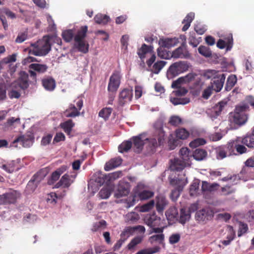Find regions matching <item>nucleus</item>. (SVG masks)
Returning a JSON list of instances; mask_svg holds the SVG:
<instances>
[{
  "mask_svg": "<svg viewBox=\"0 0 254 254\" xmlns=\"http://www.w3.org/2000/svg\"><path fill=\"white\" fill-rule=\"evenodd\" d=\"M249 107L247 104L237 106L233 113L229 114L230 122L239 126L245 124L248 120V115L246 112L249 110Z\"/></svg>",
  "mask_w": 254,
  "mask_h": 254,
  "instance_id": "obj_1",
  "label": "nucleus"
},
{
  "mask_svg": "<svg viewBox=\"0 0 254 254\" xmlns=\"http://www.w3.org/2000/svg\"><path fill=\"white\" fill-rule=\"evenodd\" d=\"M31 46L34 48L32 53L38 56L46 55L51 48L50 39L48 37H44L36 43L31 44Z\"/></svg>",
  "mask_w": 254,
  "mask_h": 254,
  "instance_id": "obj_2",
  "label": "nucleus"
},
{
  "mask_svg": "<svg viewBox=\"0 0 254 254\" xmlns=\"http://www.w3.org/2000/svg\"><path fill=\"white\" fill-rule=\"evenodd\" d=\"M213 75L210 85L212 88L216 92H218L222 89L225 80L226 75L224 73H220L216 70H211L208 72Z\"/></svg>",
  "mask_w": 254,
  "mask_h": 254,
  "instance_id": "obj_3",
  "label": "nucleus"
},
{
  "mask_svg": "<svg viewBox=\"0 0 254 254\" xmlns=\"http://www.w3.org/2000/svg\"><path fill=\"white\" fill-rule=\"evenodd\" d=\"M121 71L118 70H114L109 79L107 88L109 92H117L121 84Z\"/></svg>",
  "mask_w": 254,
  "mask_h": 254,
  "instance_id": "obj_4",
  "label": "nucleus"
},
{
  "mask_svg": "<svg viewBox=\"0 0 254 254\" xmlns=\"http://www.w3.org/2000/svg\"><path fill=\"white\" fill-rule=\"evenodd\" d=\"M213 211L209 207H206L196 211L195 217L197 221L199 222H206L211 220L213 217Z\"/></svg>",
  "mask_w": 254,
  "mask_h": 254,
  "instance_id": "obj_5",
  "label": "nucleus"
},
{
  "mask_svg": "<svg viewBox=\"0 0 254 254\" xmlns=\"http://www.w3.org/2000/svg\"><path fill=\"white\" fill-rule=\"evenodd\" d=\"M144 185L138 184L134 189V193L137 195L139 200H145L153 196L154 193L153 191L145 190Z\"/></svg>",
  "mask_w": 254,
  "mask_h": 254,
  "instance_id": "obj_6",
  "label": "nucleus"
},
{
  "mask_svg": "<svg viewBox=\"0 0 254 254\" xmlns=\"http://www.w3.org/2000/svg\"><path fill=\"white\" fill-rule=\"evenodd\" d=\"M188 65L184 62H176L172 64L168 69V73L176 76L188 70Z\"/></svg>",
  "mask_w": 254,
  "mask_h": 254,
  "instance_id": "obj_7",
  "label": "nucleus"
},
{
  "mask_svg": "<svg viewBox=\"0 0 254 254\" xmlns=\"http://www.w3.org/2000/svg\"><path fill=\"white\" fill-rule=\"evenodd\" d=\"M155 129L154 135H157V140L159 144L163 145L165 141V132L163 130V124L161 120H158L155 122L153 125Z\"/></svg>",
  "mask_w": 254,
  "mask_h": 254,
  "instance_id": "obj_8",
  "label": "nucleus"
},
{
  "mask_svg": "<svg viewBox=\"0 0 254 254\" xmlns=\"http://www.w3.org/2000/svg\"><path fill=\"white\" fill-rule=\"evenodd\" d=\"M130 187L129 183L125 181H120L115 193V196L117 198H119L127 195L130 192Z\"/></svg>",
  "mask_w": 254,
  "mask_h": 254,
  "instance_id": "obj_9",
  "label": "nucleus"
},
{
  "mask_svg": "<svg viewBox=\"0 0 254 254\" xmlns=\"http://www.w3.org/2000/svg\"><path fill=\"white\" fill-rule=\"evenodd\" d=\"M133 96V90L132 89L124 88L119 94V103L121 106L130 102Z\"/></svg>",
  "mask_w": 254,
  "mask_h": 254,
  "instance_id": "obj_10",
  "label": "nucleus"
},
{
  "mask_svg": "<svg viewBox=\"0 0 254 254\" xmlns=\"http://www.w3.org/2000/svg\"><path fill=\"white\" fill-rule=\"evenodd\" d=\"M173 58H188L190 57V54L187 49L186 44L182 43V46L175 49L172 53Z\"/></svg>",
  "mask_w": 254,
  "mask_h": 254,
  "instance_id": "obj_11",
  "label": "nucleus"
},
{
  "mask_svg": "<svg viewBox=\"0 0 254 254\" xmlns=\"http://www.w3.org/2000/svg\"><path fill=\"white\" fill-rule=\"evenodd\" d=\"M231 146L228 143L226 146L217 148L215 150L216 158L218 160H221L225 158L228 154L232 155V151L230 150L232 148Z\"/></svg>",
  "mask_w": 254,
  "mask_h": 254,
  "instance_id": "obj_12",
  "label": "nucleus"
},
{
  "mask_svg": "<svg viewBox=\"0 0 254 254\" xmlns=\"http://www.w3.org/2000/svg\"><path fill=\"white\" fill-rule=\"evenodd\" d=\"M155 202L156 210L159 213H163L166 207L168 204V201L166 198L162 194H159L156 196Z\"/></svg>",
  "mask_w": 254,
  "mask_h": 254,
  "instance_id": "obj_13",
  "label": "nucleus"
},
{
  "mask_svg": "<svg viewBox=\"0 0 254 254\" xmlns=\"http://www.w3.org/2000/svg\"><path fill=\"white\" fill-rule=\"evenodd\" d=\"M170 169L172 171H180L183 170L187 165H189L179 158L170 160Z\"/></svg>",
  "mask_w": 254,
  "mask_h": 254,
  "instance_id": "obj_14",
  "label": "nucleus"
},
{
  "mask_svg": "<svg viewBox=\"0 0 254 254\" xmlns=\"http://www.w3.org/2000/svg\"><path fill=\"white\" fill-rule=\"evenodd\" d=\"M225 40L219 39L217 43V46L220 49L226 47L227 51L230 50L233 46V39L232 34H230L225 39Z\"/></svg>",
  "mask_w": 254,
  "mask_h": 254,
  "instance_id": "obj_15",
  "label": "nucleus"
},
{
  "mask_svg": "<svg viewBox=\"0 0 254 254\" xmlns=\"http://www.w3.org/2000/svg\"><path fill=\"white\" fill-rule=\"evenodd\" d=\"M161 218L155 213L146 216L145 222L150 228L152 227H159L161 225Z\"/></svg>",
  "mask_w": 254,
  "mask_h": 254,
  "instance_id": "obj_16",
  "label": "nucleus"
},
{
  "mask_svg": "<svg viewBox=\"0 0 254 254\" xmlns=\"http://www.w3.org/2000/svg\"><path fill=\"white\" fill-rule=\"evenodd\" d=\"M72 178L73 176L72 175H69L67 174H64L62 177L60 181L56 184L55 188H59L62 186L64 188H69L73 182V180L71 179Z\"/></svg>",
  "mask_w": 254,
  "mask_h": 254,
  "instance_id": "obj_17",
  "label": "nucleus"
},
{
  "mask_svg": "<svg viewBox=\"0 0 254 254\" xmlns=\"http://www.w3.org/2000/svg\"><path fill=\"white\" fill-rule=\"evenodd\" d=\"M42 84L47 91H52L56 88L55 80L51 76H47L42 79Z\"/></svg>",
  "mask_w": 254,
  "mask_h": 254,
  "instance_id": "obj_18",
  "label": "nucleus"
},
{
  "mask_svg": "<svg viewBox=\"0 0 254 254\" xmlns=\"http://www.w3.org/2000/svg\"><path fill=\"white\" fill-rule=\"evenodd\" d=\"M19 86L22 89H26L29 87V75L25 71H21L20 76L17 80Z\"/></svg>",
  "mask_w": 254,
  "mask_h": 254,
  "instance_id": "obj_19",
  "label": "nucleus"
},
{
  "mask_svg": "<svg viewBox=\"0 0 254 254\" xmlns=\"http://www.w3.org/2000/svg\"><path fill=\"white\" fill-rule=\"evenodd\" d=\"M4 194L6 204L15 203L20 196V193L16 190H12Z\"/></svg>",
  "mask_w": 254,
  "mask_h": 254,
  "instance_id": "obj_20",
  "label": "nucleus"
},
{
  "mask_svg": "<svg viewBox=\"0 0 254 254\" xmlns=\"http://www.w3.org/2000/svg\"><path fill=\"white\" fill-rule=\"evenodd\" d=\"M240 139H241V138L239 137L235 140H233L229 142V145L232 146V148L230 149V150L232 151V153L234 152L235 148L236 149L237 152L241 154L247 152V149L243 145L239 144V142H241V141H240Z\"/></svg>",
  "mask_w": 254,
  "mask_h": 254,
  "instance_id": "obj_21",
  "label": "nucleus"
},
{
  "mask_svg": "<svg viewBox=\"0 0 254 254\" xmlns=\"http://www.w3.org/2000/svg\"><path fill=\"white\" fill-rule=\"evenodd\" d=\"M178 42V39L176 38H166L160 39L159 41V44L161 47L169 49L176 46Z\"/></svg>",
  "mask_w": 254,
  "mask_h": 254,
  "instance_id": "obj_22",
  "label": "nucleus"
},
{
  "mask_svg": "<svg viewBox=\"0 0 254 254\" xmlns=\"http://www.w3.org/2000/svg\"><path fill=\"white\" fill-rule=\"evenodd\" d=\"M64 114L66 118H74L80 115V112L74 104H70L68 108L64 112Z\"/></svg>",
  "mask_w": 254,
  "mask_h": 254,
  "instance_id": "obj_23",
  "label": "nucleus"
},
{
  "mask_svg": "<svg viewBox=\"0 0 254 254\" xmlns=\"http://www.w3.org/2000/svg\"><path fill=\"white\" fill-rule=\"evenodd\" d=\"M121 158L117 157L111 159L105 166L104 169L108 171L119 166L122 163Z\"/></svg>",
  "mask_w": 254,
  "mask_h": 254,
  "instance_id": "obj_24",
  "label": "nucleus"
},
{
  "mask_svg": "<svg viewBox=\"0 0 254 254\" xmlns=\"http://www.w3.org/2000/svg\"><path fill=\"white\" fill-rule=\"evenodd\" d=\"M179 153L180 156V159L190 165V158L192 156V154H191L189 149L187 147L182 148L179 151Z\"/></svg>",
  "mask_w": 254,
  "mask_h": 254,
  "instance_id": "obj_25",
  "label": "nucleus"
},
{
  "mask_svg": "<svg viewBox=\"0 0 254 254\" xmlns=\"http://www.w3.org/2000/svg\"><path fill=\"white\" fill-rule=\"evenodd\" d=\"M240 141L243 144L249 148H254V130L251 134H247L244 137L240 139Z\"/></svg>",
  "mask_w": 254,
  "mask_h": 254,
  "instance_id": "obj_26",
  "label": "nucleus"
},
{
  "mask_svg": "<svg viewBox=\"0 0 254 254\" xmlns=\"http://www.w3.org/2000/svg\"><path fill=\"white\" fill-rule=\"evenodd\" d=\"M29 67L39 74L45 73L48 69L47 65L41 64H31L29 65Z\"/></svg>",
  "mask_w": 254,
  "mask_h": 254,
  "instance_id": "obj_27",
  "label": "nucleus"
},
{
  "mask_svg": "<svg viewBox=\"0 0 254 254\" xmlns=\"http://www.w3.org/2000/svg\"><path fill=\"white\" fill-rule=\"evenodd\" d=\"M207 156V151L202 148L196 149L192 153V156L194 159L197 161H201L205 159Z\"/></svg>",
  "mask_w": 254,
  "mask_h": 254,
  "instance_id": "obj_28",
  "label": "nucleus"
},
{
  "mask_svg": "<svg viewBox=\"0 0 254 254\" xmlns=\"http://www.w3.org/2000/svg\"><path fill=\"white\" fill-rule=\"evenodd\" d=\"M60 126L67 135H69L74 126V123L71 120L69 119L61 123Z\"/></svg>",
  "mask_w": 254,
  "mask_h": 254,
  "instance_id": "obj_29",
  "label": "nucleus"
},
{
  "mask_svg": "<svg viewBox=\"0 0 254 254\" xmlns=\"http://www.w3.org/2000/svg\"><path fill=\"white\" fill-rule=\"evenodd\" d=\"M88 27L87 26H81L77 31L76 34L74 37V41H80L84 40L87 32Z\"/></svg>",
  "mask_w": 254,
  "mask_h": 254,
  "instance_id": "obj_30",
  "label": "nucleus"
},
{
  "mask_svg": "<svg viewBox=\"0 0 254 254\" xmlns=\"http://www.w3.org/2000/svg\"><path fill=\"white\" fill-rule=\"evenodd\" d=\"M75 47L78 51L84 54L88 52L89 44L85 40L75 41Z\"/></svg>",
  "mask_w": 254,
  "mask_h": 254,
  "instance_id": "obj_31",
  "label": "nucleus"
},
{
  "mask_svg": "<svg viewBox=\"0 0 254 254\" xmlns=\"http://www.w3.org/2000/svg\"><path fill=\"white\" fill-rule=\"evenodd\" d=\"M133 144L134 147L136 148V152H139L142 149L144 145V140L142 139V135L133 136L132 138Z\"/></svg>",
  "mask_w": 254,
  "mask_h": 254,
  "instance_id": "obj_32",
  "label": "nucleus"
},
{
  "mask_svg": "<svg viewBox=\"0 0 254 254\" xmlns=\"http://www.w3.org/2000/svg\"><path fill=\"white\" fill-rule=\"evenodd\" d=\"M228 234L227 236L226 240H223L222 242V244L225 246H227L230 244L232 241H233L236 236L235 231H234L233 227L230 225L228 226Z\"/></svg>",
  "mask_w": 254,
  "mask_h": 254,
  "instance_id": "obj_33",
  "label": "nucleus"
},
{
  "mask_svg": "<svg viewBox=\"0 0 254 254\" xmlns=\"http://www.w3.org/2000/svg\"><path fill=\"white\" fill-rule=\"evenodd\" d=\"M194 17V14L192 12L188 13L183 21L184 25L182 28L183 31H187L190 25L191 22L192 21Z\"/></svg>",
  "mask_w": 254,
  "mask_h": 254,
  "instance_id": "obj_34",
  "label": "nucleus"
},
{
  "mask_svg": "<svg viewBox=\"0 0 254 254\" xmlns=\"http://www.w3.org/2000/svg\"><path fill=\"white\" fill-rule=\"evenodd\" d=\"M237 81V77L234 74H231L227 78L225 89L227 91H230L234 86Z\"/></svg>",
  "mask_w": 254,
  "mask_h": 254,
  "instance_id": "obj_35",
  "label": "nucleus"
},
{
  "mask_svg": "<svg viewBox=\"0 0 254 254\" xmlns=\"http://www.w3.org/2000/svg\"><path fill=\"white\" fill-rule=\"evenodd\" d=\"M190 213L187 209L183 208L180 211V222L184 224L186 222L190 220Z\"/></svg>",
  "mask_w": 254,
  "mask_h": 254,
  "instance_id": "obj_36",
  "label": "nucleus"
},
{
  "mask_svg": "<svg viewBox=\"0 0 254 254\" xmlns=\"http://www.w3.org/2000/svg\"><path fill=\"white\" fill-rule=\"evenodd\" d=\"M94 19L95 22L98 24L105 25L107 24L110 19L109 16L106 15L98 13L95 16Z\"/></svg>",
  "mask_w": 254,
  "mask_h": 254,
  "instance_id": "obj_37",
  "label": "nucleus"
},
{
  "mask_svg": "<svg viewBox=\"0 0 254 254\" xmlns=\"http://www.w3.org/2000/svg\"><path fill=\"white\" fill-rule=\"evenodd\" d=\"M139 200V199L136 195L135 193H134V189L132 190L131 194L126 199V207L128 208L135 205L136 202Z\"/></svg>",
  "mask_w": 254,
  "mask_h": 254,
  "instance_id": "obj_38",
  "label": "nucleus"
},
{
  "mask_svg": "<svg viewBox=\"0 0 254 254\" xmlns=\"http://www.w3.org/2000/svg\"><path fill=\"white\" fill-rule=\"evenodd\" d=\"M132 142L131 140H126L123 141L118 146V150L120 153L127 152L131 147Z\"/></svg>",
  "mask_w": 254,
  "mask_h": 254,
  "instance_id": "obj_39",
  "label": "nucleus"
},
{
  "mask_svg": "<svg viewBox=\"0 0 254 254\" xmlns=\"http://www.w3.org/2000/svg\"><path fill=\"white\" fill-rule=\"evenodd\" d=\"M165 236L164 234H156L151 236L149 238V242L153 244L158 243L161 244L164 241Z\"/></svg>",
  "mask_w": 254,
  "mask_h": 254,
  "instance_id": "obj_40",
  "label": "nucleus"
},
{
  "mask_svg": "<svg viewBox=\"0 0 254 254\" xmlns=\"http://www.w3.org/2000/svg\"><path fill=\"white\" fill-rule=\"evenodd\" d=\"M152 49V47L151 46H148L145 44H143L141 47L138 49L137 54L140 59H143L145 58V56L147 53L151 52Z\"/></svg>",
  "mask_w": 254,
  "mask_h": 254,
  "instance_id": "obj_41",
  "label": "nucleus"
},
{
  "mask_svg": "<svg viewBox=\"0 0 254 254\" xmlns=\"http://www.w3.org/2000/svg\"><path fill=\"white\" fill-rule=\"evenodd\" d=\"M95 182L99 186H102L106 182H109L108 176L102 173L95 174Z\"/></svg>",
  "mask_w": 254,
  "mask_h": 254,
  "instance_id": "obj_42",
  "label": "nucleus"
},
{
  "mask_svg": "<svg viewBox=\"0 0 254 254\" xmlns=\"http://www.w3.org/2000/svg\"><path fill=\"white\" fill-rule=\"evenodd\" d=\"M201 42V37L196 38L195 33L194 32H190L189 43L193 47H196Z\"/></svg>",
  "mask_w": 254,
  "mask_h": 254,
  "instance_id": "obj_43",
  "label": "nucleus"
},
{
  "mask_svg": "<svg viewBox=\"0 0 254 254\" xmlns=\"http://www.w3.org/2000/svg\"><path fill=\"white\" fill-rule=\"evenodd\" d=\"M190 135L189 132L184 128H180L176 130V137L181 139H187Z\"/></svg>",
  "mask_w": 254,
  "mask_h": 254,
  "instance_id": "obj_44",
  "label": "nucleus"
},
{
  "mask_svg": "<svg viewBox=\"0 0 254 254\" xmlns=\"http://www.w3.org/2000/svg\"><path fill=\"white\" fill-rule=\"evenodd\" d=\"M166 63V62L163 61L157 62L152 65L151 71L155 74H158Z\"/></svg>",
  "mask_w": 254,
  "mask_h": 254,
  "instance_id": "obj_45",
  "label": "nucleus"
},
{
  "mask_svg": "<svg viewBox=\"0 0 254 254\" xmlns=\"http://www.w3.org/2000/svg\"><path fill=\"white\" fill-rule=\"evenodd\" d=\"M170 101L174 105H185L190 102V99L188 98L176 97L171 98Z\"/></svg>",
  "mask_w": 254,
  "mask_h": 254,
  "instance_id": "obj_46",
  "label": "nucleus"
},
{
  "mask_svg": "<svg viewBox=\"0 0 254 254\" xmlns=\"http://www.w3.org/2000/svg\"><path fill=\"white\" fill-rule=\"evenodd\" d=\"M112 110L111 108H104L99 112V116L107 120L111 115Z\"/></svg>",
  "mask_w": 254,
  "mask_h": 254,
  "instance_id": "obj_47",
  "label": "nucleus"
},
{
  "mask_svg": "<svg viewBox=\"0 0 254 254\" xmlns=\"http://www.w3.org/2000/svg\"><path fill=\"white\" fill-rule=\"evenodd\" d=\"M206 143V140L202 138H197L190 143V146L191 148H196L200 145H203Z\"/></svg>",
  "mask_w": 254,
  "mask_h": 254,
  "instance_id": "obj_48",
  "label": "nucleus"
},
{
  "mask_svg": "<svg viewBox=\"0 0 254 254\" xmlns=\"http://www.w3.org/2000/svg\"><path fill=\"white\" fill-rule=\"evenodd\" d=\"M62 37L66 42H70L73 37V32L71 29L64 31L62 33Z\"/></svg>",
  "mask_w": 254,
  "mask_h": 254,
  "instance_id": "obj_49",
  "label": "nucleus"
},
{
  "mask_svg": "<svg viewBox=\"0 0 254 254\" xmlns=\"http://www.w3.org/2000/svg\"><path fill=\"white\" fill-rule=\"evenodd\" d=\"M13 142H19L20 144L25 147L29 145V143L31 142V140L23 135H21L17 137L14 140Z\"/></svg>",
  "mask_w": 254,
  "mask_h": 254,
  "instance_id": "obj_50",
  "label": "nucleus"
},
{
  "mask_svg": "<svg viewBox=\"0 0 254 254\" xmlns=\"http://www.w3.org/2000/svg\"><path fill=\"white\" fill-rule=\"evenodd\" d=\"M160 248L158 247H155L152 248H147L141 250L135 254H153L158 252Z\"/></svg>",
  "mask_w": 254,
  "mask_h": 254,
  "instance_id": "obj_51",
  "label": "nucleus"
},
{
  "mask_svg": "<svg viewBox=\"0 0 254 254\" xmlns=\"http://www.w3.org/2000/svg\"><path fill=\"white\" fill-rule=\"evenodd\" d=\"M198 51L200 54L205 57H210L212 55L210 49L204 46H200L198 49Z\"/></svg>",
  "mask_w": 254,
  "mask_h": 254,
  "instance_id": "obj_52",
  "label": "nucleus"
},
{
  "mask_svg": "<svg viewBox=\"0 0 254 254\" xmlns=\"http://www.w3.org/2000/svg\"><path fill=\"white\" fill-rule=\"evenodd\" d=\"M111 194V190L107 188H102L98 193L99 196L102 199L108 198Z\"/></svg>",
  "mask_w": 254,
  "mask_h": 254,
  "instance_id": "obj_53",
  "label": "nucleus"
},
{
  "mask_svg": "<svg viewBox=\"0 0 254 254\" xmlns=\"http://www.w3.org/2000/svg\"><path fill=\"white\" fill-rule=\"evenodd\" d=\"M226 105V101H222L219 102L217 104L215 105L214 108V110L216 115L218 116L221 114V112L223 111L224 108Z\"/></svg>",
  "mask_w": 254,
  "mask_h": 254,
  "instance_id": "obj_54",
  "label": "nucleus"
},
{
  "mask_svg": "<svg viewBox=\"0 0 254 254\" xmlns=\"http://www.w3.org/2000/svg\"><path fill=\"white\" fill-rule=\"evenodd\" d=\"M165 48L160 47L157 49L158 56L162 59H168L170 55L169 52L164 49Z\"/></svg>",
  "mask_w": 254,
  "mask_h": 254,
  "instance_id": "obj_55",
  "label": "nucleus"
},
{
  "mask_svg": "<svg viewBox=\"0 0 254 254\" xmlns=\"http://www.w3.org/2000/svg\"><path fill=\"white\" fill-rule=\"evenodd\" d=\"M142 238L140 236H137L134 238L127 245V248L128 250H131L137 245L139 244L141 242Z\"/></svg>",
  "mask_w": 254,
  "mask_h": 254,
  "instance_id": "obj_56",
  "label": "nucleus"
},
{
  "mask_svg": "<svg viewBox=\"0 0 254 254\" xmlns=\"http://www.w3.org/2000/svg\"><path fill=\"white\" fill-rule=\"evenodd\" d=\"M183 189V186H179L176 187L175 189L172 190L171 193V197L173 200H176L180 196L181 191Z\"/></svg>",
  "mask_w": 254,
  "mask_h": 254,
  "instance_id": "obj_57",
  "label": "nucleus"
},
{
  "mask_svg": "<svg viewBox=\"0 0 254 254\" xmlns=\"http://www.w3.org/2000/svg\"><path fill=\"white\" fill-rule=\"evenodd\" d=\"M182 123V119L177 116H173L170 117L169 123L172 126L177 127Z\"/></svg>",
  "mask_w": 254,
  "mask_h": 254,
  "instance_id": "obj_58",
  "label": "nucleus"
},
{
  "mask_svg": "<svg viewBox=\"0 0 254 254\" xmlns=\"http://www.w3.org/2000/svg\"><path fill=\"white\" fill-rule=\"evenodd\" d=\"M132 233L131 227L127 228L121 233L120 239L125 242Z\"/></svg>",
  "mask_w": 254,
  "mask_h": 254,
  "instance_id": "obj_59",
  "label": "nucleus"
},
{
  "mask_svg": "<svg viewBox=\"0 0 254 254\" xmlns=\"http://www.w3.org/2000/svg\"><path fill=\"white\" fill-rule=\"evenodd\" d=\"M154 204L155 201L151 200L147 203L142 205L140 207V210L142 212H147L154 207Z\"/></svg>",
  "mask_w": 254,
  "mask_h": 254,
  "instance_id": "obj_60",
  "label": "nucleus"
},
{
  "mask_svg": "<svg viewBox=\"0 0 254 254\" xmlns=\"http://www.w3.org/2000/svg\"><path fill=\"white\" fill-rule=\"evenodd\" d=\"M199 185L197 182H194L190 187V195H194L199 193Z\"/></svg>",
  "mask_w": 254,
  "mask_h": 254,
  "instance_id": "obj_61",
  "label": "nucleus"
},
{
  "mask_svg": "<svg viewBox=\"0 0 254 254\" xmlns=\"http://www.w3.org/2000/svg\"><path fill=\"white\" fill-rule=\"evenodd\" d=\"M148 140L149 145L151 148V150L153 151L159 144L158 140H157V135H154V137L150 138L149 139H147Z\"/></svg>",
  "mask_w": 254,
  "mask_h": 254,
  "instance_id": "obj_62",
  "label": "nucleus"
},
{
  "mask_svg": "<svg viewBox=\"0 0 254 254\" xmlns=\"http://www.w3.org/2000/svg\"><path fill=\"white\" fill-rule=\"evenodd\" d=\"M177 214V212L175 208H170L165 212L168 220H171L175 218Z\"/></svg>",
  "mask_w": 254,
  "mask_h": 254,
  "instance_id": "obj_63",
  "label": "nucleus"
},
{
  "mask_svg": "<svg viewBox=\"0 0 254 254\" xmlns=\"http://www.w3.org/2000/svg\"><path fill=\"white\" fill-rule=\"evenodd\" d=\"M170 183L172 186L176 187H179V186L184 187V186L183 180L178 178L171 179L170 180Z\"/></svg>",
  "mask_w": 254,
  "mask_h": 254,
  "instance_id": "obj_64",
  "label": "nucleus"
}]
</instances>
